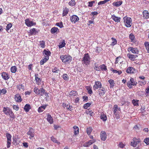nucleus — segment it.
Instances as JSON below:
<instances>
[{"label":"nucleus","mask_w":149,"mask_h":149,"mask_svg":"<svg viewBox=\"0 0 149 149\" xmlns=\"http://www.w3.org/2000/svg\"><path fill=\"white\" fill-rule=\"evenodd\" d=\"M123 23L125 26L126 27L129 28L130 27L132 24V19L127 16L123 17Z\"/></svg>","instance_id":"f257e3e1"},{"label":"nucleus","mask_w":149,"mask_h":149,"mask_svg":"<svg viewBox=\"0 0 149 149\" xmlns=\"http://www.w3.org/2000/svg\"><path fill=\"white\" fill-rule=\"evenodd\" d=\"M2 78L5 80H8L10 78L9 74L6 72H3L1 74Z\"/></svg>","instance_id":"dca6fc26"},{"label":"nucleus","mask_w":149,"mask_h":149,"mask_svg":"<svg viewBox=\"0 0 149 149\" xmlns=\"http://www.w3.org/2000/svg\"><path fill=\"white\" fill-rule=\"evenodd\" d=\"M100 137L101 140L104 141L107 138V134L105 132L102 131L100 133Z\"/></svg>","instance_id":"f3484780"},{"label":"nucleus","mask_w":149,"mask_h":149,"mask_svg":"<svg viewBox=\"0 0 149 149\" xmlns=\"http://www.w3.org/2000/svg\"><path fill=\"white\" fill-rule=\"evenodd\" d=\"M102 87L101 83L99 81L95 82V84L93 86V88L94 90H96L98 88H100Z\"/></svg>","instance_id":"ddd939ff"},{"label":"nucleus","mask_w":149,"mask_h":149,"mask_svg":"<svg viewBox=\"0 0 149 149\" xmlns=\"http://www.w3.org/2000/svg\"><path fill=\"white\" fill-rule=\"evenodd\" d=\"M46 105H43L39 107L38 109V111L39 113L42 112L45 109Z\"/></svg>","instance_id":"c756f323"},{"label":"nucleus","mask_w":149,"mask_h":149,"mask_svg":"<svg viewBox=\"0 0 149 149\" xmlns=\"http://www.w3.org/2000/svg\"><path fill=\"white\" fill-rule=\"evenodd\" d=\"M136 84L137 82L134 80L133 78H131L130 81L127 82V85L130 88L132 87V86H136Z\"/></svg>","instance_id":"0eeeda50"},{"label":"nucleus","mask_w":149,"mask_h":149,"mask_svg":"<svg viewBox=\"0 0 149 149\" xmlns=\"http://www.w3.org/2000/svg\"><path fill=\"white\" fill-rule=\"evenodd\" d=\"M45 42L43 40L40 42V45L42 48H44L45 47Z\"/></svg>","instance_id":"3c124183"},{"label":"nucleus","mask_w":149,"mask_h":149,"mask_svg":"<svg viewBox=\"0 0 149 149\" xmlns=\"http://www.w3.org/2000/svg\"><path fill=\"white\" fill-rule=\"evenodd\" d=\"M58 32H59V29L57 27H54L51 30V32L52 33H54Z\"/></svg>","instance_id":"2f4dec72"},{"label":"nucleus","mask_w":149,"mask_h":149,"mask_svg":"<svg viewBox=\"0 0 149 149\" xmlns=\"http://www.w3.org/2000/svg\"><path fill=\"white\" fill-rule=\"evenodd\" d=\"M30 33L32 35H34L36 34V30L35 29L33 28L30 30Z\"/></svg>","instance_id":"603ef678"},{"label":"nucleus","mask_w":149,"mask_h":149,"mask_svg":"<svg viewBox=\"0 0 149 149\" xmlns=\"http://www.w3.org/2000/svg\"><path fill=\"white\" fill-rule=\"evenodd\" d=\"M96 141L95 139H93L92 140H90L88 141L85 142L83 145V146L85 147H88L91 146L93 143H94Z\"/></svg>","instance_id":"f8f14e48"},{"label":"nucleus","mask_w":149,"mask_h":149,"mask_svg":"<svg viewBox=\"0 0 149 149\" xmlns=\"http://www.w3.org/2000/svg\"><path fill=\"white\" fill-rule=\"evenodd\" d=\"M14 98L16 102H20L22 100L20 95L19 94H17L15 95Z\"/></svg>","instance_id":"4468645a"},{"label":"nucleus","mask_w":149,"mask_h":149,"mask_svg":"<svg viewBox=\"0 0 149 149\" xmlns=\"http://www.w3.org/2000/svg\"><path fill=\"white\" fill-rule=\"evenodd\" d=\"M128 50L129 51H130L132 53L134 54L138 53L139 52L137 48L131 47H129L128 48Z\"/></svg>","instance_id":"a211bd4d"},{"label":"nucleus","mask_w":149,"mask_h":149,"mask_svg":"<svg viewBox=\"0 0 149 149\" xmlns=\"http://www.w3.org/2000/svg\"><path fill=\"white\" fill-rule=\"evenodd\" d=\"M98 92L99 95L101 97L103 96L106 92L105 89L103 87H102L99 89Z\"/></svg>","instance_id":"2eb2a0df"},{"label":"nucleus","mask_w":149,"mask_h":149,"mask_svg":"<svg viewBox=\"0 0 149 149\" xmlns=\"http://www.w3.org/2000/svg\"><path fill=\"white\" fill-rule=\"evenodd\" d=\"M60 58L64 63H69L72 60V57L68 55H62L60 56Z\"/></svg>","instance_id":"f03ea898"},{"label":"nucleus","mask_w":149,"mask_h":149,"mask_svg":"<svg viewBox=\"0 0 149 149\" xmlns=\"http://www.w3.org/2000/svg\"><path fill=\"white\" fill-rule=\"evenodd\" d=\"M144 45L147 52L149 53V42H146L145 43Z\"/></svg>","instance_id":"4c0bfd02"},{"label":"nucleus","mask_w":149,"mask_h":149,"mask_svg":"<svg viewBox=\"0 0 149 149\" xmlns=\"http://www.w3.org/2000/svg\"><path fill=\"white\" fill-rule=\"evenodd\" d=\"M135 71V69L132 67H129L126 70V72L128 73H133Z\"/></svg>","instance_id":"6ab92c4d"},{"label":"nucleus","mask_w":149,"mask_h":149,"mask_svg":"<svg viewBox=\"0 0 149 149\" xmlns=\"http://www.w3.org/2000/svg\"><path fill=\"white\" fill-rule=\"evenodd\" d=\"M127 56L132 61H134L136 58L137 57V56L136 55H134L130 54L129 53L127 54Z\"/></svg>","instance_id":"aec40b11"},{"label":"nucleus","mask_w":149,"mask_h":149,"mask_svg":"<svg viewBox=\"0 0 149 149\" xmlns=\"http://www.w3.org/2000/svg\"><path fill=\"white\" fill-rule=\"evenodd\" d=\"M94 68L96 70L100 71V66H98L97 65H95L94 67Z\"/></svg>","instance_id":"774afa93"},{"label":"nucleus","mask_w":149,"mask_h":149,"mask_svg":"<svg viewBox=\"0 0 149 149\" xmlns=\"http://www.w3.org/2000/svg\"><path fill=\"white\" fill-rule=\"evenodd\" d=\"M106 71L107 70V66L104 64L100 65V70Z\"/></svg>","instance_id":"ea45409f"},{"label":"nucleus","mask_w":149,"mask_h":149,"mask_svg":"<svg viewBox=\"0 0 149 149\" xmlns=\"http://www.w3.org/2000/svg\"><path fill=\"white\" fill-rule=\"evenodd\" d=\"M17 68L15 66H13L11 68V71L12 73H15L16 71Z\"/></svg>","instance_id":"79ce46f5"},{"label":"nucleus","mask_w":149,"mask_h":149,"mask_svg":"<svg viewBox=\"0 0 149 149\" xmlns=\"http://www.w3.org/2000/svg\"><path fill=\"white\" fill-rule=\"evenodd\" d=\"M122 3V1H119L116 2H114L113 3V4L116 7H118L120 6Z\"/></svg>","instance_id":"473e14b6"},{"label":"nucleus","mask_w":149,"mask_h":149,"mask_svg":"<svg viewBox=\"0 0 149 149\" xmlns=\"http://www.w3.org/2000/svg\"><path fill=\"white\" fill-rule=\"evenodd\" d=\"M144 142L147 145H149V137L147 138L144 140Z\"/></svg>","instance_id":"6e6d98bb"},{"label":"nucleus","mask_w":149,"mask_h":149,"mask_svg":"<svg viewBox=\"0 0 149 149\" xmlns=\"http://www.w3.org/2000/svg\"><path fill=\"white\" fill-rule=\"evenodd\" d=\"M139 84L141 86L145 85L146 84V82L145 81H139Z\"/></svg>","instance_id":"e2e57ef3"},{"label":"nucleus","mask_w":149,"mask_h":149,"mask_svg":"<svg viewBox=\"0 0 149 149\" xmlns=\"http://www.w3.org/2000/svg\"><path fill=\"white\" fill-rule=\"evenodd\" d=\"M12 26V25L11 23L8 24L6 26V30L7 31H8Z\"/></svg>","instance_id":"8fccbe9b"},{"label":"nucleus","mask_w":149,"mask_h":149,"mask_svg":"<svg viewBox=\"0 0 149 149\" xmlns=\"http://www.w3.org/2000/svg\"><path fill=\"white\" fill-rule=\"evenodd\" d=\"M141 142L140 139H137L136 137L133 138L131 142L130 145L134 147H136L138 144Z\"/></svg>","instance_id":"423d86ee"},{"label":"nucleus","mask_w":149,"mask_h":149,"mask_svg":"<svg viewBox=\"0 0 149 149\" xmlns=\"http://www.w3.org/2000/svg\"><path fill=\"white\" fill-rule=\"evenodd\" d=\"M43 54L44 55V56H47L49 57V56L51 55V53L49 50H46V49H45L43 52Z\"/></svg>","instance_id":"a878e982"},{"label":"nucleus","mask_w":149,"mask_h":149,"mask_svg":"<svg viewBox=\"0 0 149 149\" xmlns=\"http://www.w3.org/2000/svg\"><path fill=\"white\" fill-rule=\"evenodd\" d=\"M69 11V9L66 8H65L64 9L63 13V16H65L68 13Z\"/></svg>","instance_id":"c9c22d12"},{"label":"nucleus","mask_w":149,"mask_h":149,"mask_svg":"<svg viewBox=\"0 0 149 149\" xmlns=\"http://www.w3.org/2000/svg\"><path fill=\"white\" fill-rule=\"evenodd\" d=\"M65 43L64 40H63L62 42L60 43L58 45L59 48L61 49L65 47Z\"/></svg>","instance_id":"f704fd0d"},{"label":"nucleus","mask_w":149,"mask_h":149,"mask_svg":"<svg viewBox=\"0 0 149 149\" xmlns=\"http://www.w3.org/2000/svg\"><path fill=\"white\" fill-rule=\"evenodd\" d=\"M139 100H132V103L133 104L134 106H139L138 102Z\"/></svg>","instance_id":"c03bdc74"},{"label":"nucleus","mask_w":149,"mask_h":149,"mask_svg":"<svg viewBox=\"0 0 149 149\" xmlns=\"http://www.w3.org/2000/svg\"><path fill=\"white\" fill-rule=\"evenodd\" d=\"M62 77L63 79L65 80H67L68 79V76L66 74H63V75Z\"/></svg>","instance_id":"864d4df0"},{"label":"nucleus","mask_w":149,"mask_h":149,"mask_svg":"<svg viewBox=\"0 0 149 149\" xmlns=\"http://www.w3.org/2000/svg\"><path fill=\"white\" fill-rule=\"evenodd\" d=\"M25 23L26 26L28 27H30L36 25L35 22L30 20L29 19H27L25 20Z\"/></svg>","instance_id":"9d476101"},{"label":"nucleus","mask_w":149,"mask_h":149,"mask_svg":"<svg viewBox=\"0 0 149 149\" xmlns=\"http://www.w3.org/2000/svg\"><path fill=\"white\" fill-rule=\"evenodd\" d=\"M118 106L117 105H115L113 107V111L114 113L115 114L116 112L117 111H118Z\"/></svg>","instance_id":"de8ad7c7"},{"label":"nucleus","mask_w":149,"mask_h":149,"mask_svg":"<svg viewBox=\"0 0 149 149\" xmlns=\"http://www.w3.org/2000/svg\"><path fill=\"white\" fill-rule=\"evenodd\" d=\"M100 118L103 121H105L107 119V117L103 113L101 114V115L100 116Z\"/></svg>","instance_id":"58836bf2"},{"label":"nucleus","mask_w":149,"mask_h":149,"mask_svg":"<svg viewBox=\"0 0 149 149\" xmlns=\"http://www.w3.org/2000/svg\"><path fill=\"white\" fill-rule=\"evenodd\" d=\"M6 136L7 138V148H9L10 147L11 144V136L10 134L8 133L6 134Z\"/></svg>","instance_id":"6e6552de"},{"label":"nucleus","mask_w":149,"mask_h":149,"mask_svg":"<svg viewBox=\"0 0 149 149\" xmlns=\"http://www.w3.org/2000/svg\"><path fill=\"white\" fill-rule=\"evenodd\" d=\"M31 109L30 105L29 104H26L24 106V109L26 112L29 111V110Z\"/></svg>","instance_id":"7c9ffc66"},{"label":"nucleus","mask_w":149,"mask_h":149,"mask_svg":"<svg viewBox=\"0 0 149 149\" xmlns=\"http://www.w3.org/2000/svg\"><path fill=\"white\" fill-rule=\"evenodd\" d=\"M70 96V97H73V96H77V92L74 91H71L69 93Z\"/></svg>","instance_id":"c85d7f7f"},{"label":"nucleus","mask_w":149,"mask_h":149,"mask_svg":"<svg viewBox=\"0 0 149 149\" xmlns=\"http://www.w3.org/2000/svg\"><path fill=\"white\" fill-rule=\"evenodd\" d=\"M59 71V69L56 67H55L52 70V72H53L58 73Z\"/></svg>","instance_id":"0e129e2a"},{"label":"nucleus","mask_w":149,"mask_h":149,"mask_svg":"<svg viewBox=\"0 0 149 149\" xmlns=\"http://www.w3.org/2000/svg\"><path fill=\"white\" fill-rule=\"evenodd\" d=\"M111 39L112 40V42L111 44V45L113 46L117 44V41L116 39L113 38H112Z\"/></svg>","instance_id":"72a5a7b5"},{"label":"nucleus","mask_w":149,"mask_h":149,"mask_svg":"<svg viewBox=\"0 0 149 149\" xmlns=\"http://www.w3.org/2000/svg\"><path fill=\"white\" fill-rule=\"evenodd\" d=\"M70 19L71 21L74 23H76L79 20V18L76 15H73L70 17Z\"/></svg>","instance_id":"9b49d317"},{"label":"nucleus","mask_w":149,"mask_h":149,"mask_svg":"<svg viewBox=\"0 0 149 149\" xmlns=\"http://www.w3.org/2000/svg\"><path fill=\"white\" fill-rule=\"evenodd\" d=\"M49 59V57L47 56H45L44 58H43L40 61V64L41 65H43Z\"/></svg>","instance_id":"cd10ccee"},{"label":"nucleus","mask_w":149,"mask_h":149,"mask_svg":"<svg viewBox=\"0 0 149 149\" xmlns=\"http://www.w3.org/2000/svg\"><path fill=\"white\" fill-rule=\"evenodd\" d=\"M111 18L114 21L117 22H120V18L116 17L114 15H112Z\"/></svg>","instance_id":"bb28decb"},{"label":"nucleus","mask_w":149,"mask_h":149,"mask_svg":"<svg viewBox=\"0 0 149 149\" xmlns=\"http://www.w3.org/2000/svg\"><path fill=\"white\" fill-rule=\"evenodd\" d=\"M92 128L91 127H89L87 128L86 129V132L87 134L89 135L91 132Z\"/></svg>","instance_id":"49530a36"},{"label":"nucleus","mask_w":149,"mask_h":149,"mask_svg":"<svg viewBox=\"0 0 149 149\" xmlns=\"http://www.w3.org/2000/svg\"><path fill=\"white\" fill-rule=\"evenodd\" d=\"M63 107H66V108L68 109H71V107H70V105H67V106L66 105V104H64V103L63 104Z\"/></svg>","instance_id":"338daca9"},{"label":"nucleus","mask_w":149,"mask_h":149,"mask_svg":"<svg viewBox=\"0 0 149 149\" xmlns=\"http://www.w3.org/2000/svg\"><path fill=\"white\" fill-rule=\"evenodd\" d=\"M47 121L50 124H52L53 123V120L51 115L48 114L47 115Z\"/></svg>","instance_id":"b1692460"},{"label":"nucleus","mask_w":149,"mask_h":149,"mask_svg":"<svg viewBox=\"0 0 149 149\" xmlns=\"http://www.w3.org/2000/svg\"><path fill=\"white\" fill-rule=\"evenodd\" d=\"M143 17L144 19H148L149 18V14L147 10H144L143 12Z\"/></svg>","instance_id":"5701e85b"},{"label":"nucleus","mask_w":149,"mask_h":149,"mask_svg":"<svg viewBox=\"0 0 149 149\" xmlns=\"http://www.w3.org/2000/svg\"><path fill=\"white\" fill-rule=\"evenodd\" d=\"M102 48L100 47H97L96 48V52L98 53H100L102 51Z\"/></svg>","instance_id":"052dcab7"},{"label":"nucleus","mask_w":149,"mask_h":149,"mask_svg":"<svg viewBox=\"0 0 149 149\" xmlns=\"http://www.w3.org/2000/svg\"><path fill=\"white\" fill-rule=\"evenodd\" d=\"M68 4L69 6H73L75 5L76 3L74 0H71L69 3Z\"/></svg>","instance_id":"a19ab883"},{"label":"nucleus","mask_w":149,"mask_h":149,"mask_svg":"<svg viewBox=\"0 0 149 149\" xmlns=\"http://www.w3.org/2000/svg\"><path fill=\"white\" fill-rule=\"evenodd\" d=\"M27 134L29 136V138L30 139L33 138L34 137L35 135L34 129L32 128H30L27 133Z\"/></svg>","instance_id":"1a4fd4ad"},{"label":"nucleus","mask_w":149,"mask_h":149,"mask_svg":"<svg viewBox=\"0 0 149 149\" xmlns=\"http://www.w3.org/2000/svg\"><path fill=\"white\" fill-rule=\"evenodd\" d=\"M3 111L5 114L9 115L11 118H15L14 113L9 108L4 107Z\"/></svg>","instance_id":"20e7f679"},{"label":"nucleus","mask_w":149,"mask_h":149,"mask_svg":"<svg viewBox=\"0 0 149 149\" xmlns=\"http://www.w3.org/2000/svg\"><path fill=\"white\" fill-rule=\"evenodd\" d=\"M38 74L35 75V80L36 81V84L37 85H39L41 84V79L40 78H39L38 77Z\"/></svg>","instance_id":"4be33fe9"},{"label":"nucleus","mask_w":149,"mask_h":149,"mask_svg":"<svg viewBox=\"0 0 149 149\" xmlns=\"http://www.w3.org/2000/svg\"><path fill=\"white\" fill-rule=\"evenodd\" d=\"M86 113L90 115L91 116L93 115V112L90 109L86 111Z\"/></svg>","instance_id":"bf43d9fd"},{"label":"nucleus","mask_w":149,"mask_h":149,"mask_svg":"<svg viewBox=\"0 0 149 149\" xmlns=\"http://www.w3.org/2000/svg\"><path fill=\"white\" fill-rule=\"evenodd\" d=\"M17 90L20 92L24 91L25 89L24 86L22 84L17 85Z\"/></svg>","instance_id":"412c9836"},{"label":"nucleus","mask_w":149,"mask_h":149,"mask_svg":"<svg viewBox=\"0 0 149 149\" xmlns=\"http://www.w3.org/2000/svg\"><path fill=\"white\" fill-rule=\"evenodd\" d=\"M86 90L88 91L89 94H91L93 93V91L91 89V88L90 86H87Z\"/></svg>","instance_id":"37998d69"},{"label":"nucleus","mask_w":149,"mask_h":149,"mask_svg":"<svg viewBox=\"0 0 149 149\" xmlns=\"http://www.w3.org/2000/svg\"><path fill=\"white\" fill-rule=\"evenodd\" d=\"M109 83L110 84L111 88H113L114 86L115 83L113 80L112 79H109L108 80Z\"/></svg>","instance_id":"e433bc0d"},{"label":"nucleus","mask_w":149,"mask_h":149,"mask_svg":"<svg viewBox=\"0 0 149 149\" xmlns=\"http://www.w3.org/2000/svg\"><path fill=\"white\" fill-rule=\"evenodd\" d=\"M95 3V1H90L88 2V6L90 7H92L93 6V4L94 3Z\"/></svg>","instance_id":"680f3d73"},{"label":"nucleus","mask_w":149,"mask_h":149,"mask_svg":"<svg viewBox=\"0 0 149 149\" xmlns=\"http://www.w3.org/2000/svg\"><path fill=\"white\" fill-rule=\"evenodd\" d=\"M45 90L43 88H41L39 89L37 87H35L34 88L33 91L35 94L40 96H43L45 93Z\"/></svg>","instance_id":"39448f33"},{"label":"nucleus","mask_w":149,"mask_h":149,"mask_svg":"<svg viewBox=\"0 0 149 149\" xmlns=\"http://www.w3.org/2000/svg\"><path fill=\"white\" fill-rule=\"evenodd\" d=\"M56 25L59 27L60 28H62L63 27V23L62 22L60 23H57Z\"/></svg>","instance_id":"4d7b16f0"},{"label":"nucleus","mask_w":149,"mask_h":149,"mask_svg":"<svg viewBox=\"0 0 149 149\" xmlns=\"http://www.w3.org/2000/svg\"><path fill=\"white\" fill-rule=\"evenodd\" d=\"M51 139L52 141L53 142L57 143L58 144H60V143L58 141L56 140V139L55 138L53 137H52L51 138Z\"/></svg>","instance_id":"09e8293b"},{"label":"nucleus","mask_w":149,"mask_h":149,"mask_svg":"<svg viewBox=\"0 0 149 149\" xmlns=\"http://www.w3.org/2000/svg\"><path fill=\"white\" fill-rule=\"evenodd\" d=\"M129 38L131 39V41L132 42L134 40V36L132 33H131L129 35Z\"/></svg>","instance_id":"5fc2aeb1"},{"label":"nucleus","mask_w":149,"mask_h":149,"mask_svg":"<svg viewBox=\"0 0 149 149\" xmlns=\"http://www.w3.org/2000/svg\"><path fill=\"white\" fill-rule=\"evenodd\" d=\"M73 128L74 129V135H77L79 133V128L77 126H74L73 127Z\"/></svg>","instance_id":"393cba45"},{"label":"nucleus","mask_w":149,"mask_h":149,"mask_svg":"<svg viewBox=\"0 0 149 149\" xmlns=\"http://www.w3.org/2000/svg\"><path fill=\"white\" fill-rule=\"evenodd\" d=\"M91 105V103H87L84 104L83 107L84 109H86L88 107H89Z\"/></svg>","instance_id":"13d9d810"},{"label":"nucleus","mask_w":149,"mask_h":149,"mask_svg":"<svg viewBox=\"0 0 149 149\" xmlns=\"http://www.w3.org/2000/svg\"><path fill=\"white\" fill-rule=\"evenodd\" d=\"M91 58L88 54H85L82 58V63L83 64L88 65L90 62Z\"/></svg>","instance_id":"7ed1b4c3"},{"label":"nucleus","mask_w":149,"mask_h":149,"mask_svg":"<svg viewBox=\"0 0 149 149\" xmlns=\"http://www.w3.org/2000/svg\"><path fill=\"white\" fill-rule=\"evenodd\" d=\"M1 93L3 94H5L7 92L5 88L2 89L1 90Z\"/></svg>","instance_id":"69168bd1"},{"label":"nucleus","mask_w":149,"mask_h":149,"mask_svg":"<svg viewBox=\"0 0 149 149\" xmlns=\"http://www.w3.org/2000/svg\"><path fill=\"white\" fill-rule=\"evenodd\" d=\"M125 145V143L121 142H120L118 145V147L121 148H123Z\"/></svg>","instance_id":"a18cd8bd"}]
</instances>
